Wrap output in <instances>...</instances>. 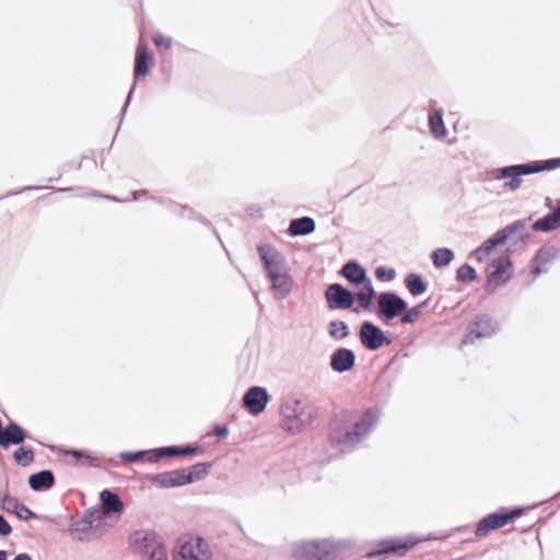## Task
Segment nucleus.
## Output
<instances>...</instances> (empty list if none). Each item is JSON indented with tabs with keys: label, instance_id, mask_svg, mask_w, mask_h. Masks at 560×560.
I'll return each instance as SVG.
<instances>
[{
	"label": "nucleus",
	"instance_id": "9",
	"mask_svg": "<svg viewBox=\"0 0 560 560\" xmlns=\"http://www.w3.org/2000/svg\"><path fill=\"white\" fill-rule=\"evenodd\" d=\"M487 284L498 288L506 283L513 276V265L508 255H502L493 259L486 269Z\"/></svg>",
	"mask_w": 560,
	"mask_h": 560
},
{
	"label": "nucleus",
	"instance_id": "3",
	"mask_svg": "<svg viewBox=\"0 0 560 560\" xmlns=\"http://www.w3.org/2000/svg\"><path fill=\"white\" fill-rule=\"evenodd\" d=\"M258 253L272 282L276 295L285 296L290 292V284L288 277L282 273L278 253L268 245L258 246Z\"/></svg>",
	"mask_w": 560,
	"mask_h": 560
},
{
	"label": "nucleus",
	"instance_id": "23",
	"mask_svg": "<svg viewBox=\"0 0 560 560\" xmlns=\"http://www.w3.org/2000/svg\"><path fill=\"white\" fill-rule=\"evenodd\" d=\"M315 230V222L312 218L303 217L291 221L289 233L295 235H306Z\"/></svg>",
	"mask_w": 560,
	"mask_h": 560
},
{
	"label": "nucleus",
	"instance_id": "25",
	"mask_svg": "<svg viewBox=\"0 0 560 560\" xmlns=\"http://www.w3.org/2000/svg\"><path fill=\"white\" fill-rule=\"evenodd\" d=\"M164 481L171 486H183L194 480V474L187 470H174L164 476Z\"/></svg>",
	"mask_w": 560,
	"mask_h": 560
},
{
	"label": "nucleus",
	"instance_id": "41",
	"mask_svg": "<svg viewBox=\"0 0 560 560\" xmlns=\"http://www.w3.org/2000/svg\"><path fill=\"white\" fill-rule=\"evenodd\" d=\"M535 273H536V275L540 273V269H539V268H536Z\"/></svg>",
	"mask_w": 560,
	"mask_h": 560
},
{
	"label": "nucleus",
	"instance_id": "5",
	"mask_svg": "<svg viewBox=\"0 0 560 560\" xmlns=\"http://www.w3.org/2000/svg\"><path fill=\"white\" fill-rule=\"evenodd\" d=\"M558 166H560V159H551L542 163L535 162L533 164L513 165L499 170L497 178L509 177L510 180L505 182L504 186L510 190H515L521 187L522 175H528L545 170H553Z\"/></svg>",
	"mask_w": 560,
	"mask_h": 560
},
{
	"label": "nucleus",
	"instance_id": "29",
	"mask_svg": "<svg viewBox=\"0 0 560 560\" xmlns=\"http://www.w3.org/2000/svg\"><path fill=\"white\" fill-rule=\"evenodd\" d=\"M14 459L22 466H27L34 460V453L30 448L20 447L14 452Z\"/></svg>",
	"mask_w": 560,
	"mask_h": 560
},
{
	"label": "nucleus",
	"instance_id": "2",
	"mask_svg": "<svg viewBox=\"0 0 560 560\" xmlns=\"http://www.w3.org/2000/svg\"><path fill=\"white\" fill-rule=\"evenodd\" d=\"M341 275L351 283L362 284L361 289L355 293L358 307L353 311L355 313L360 308L369 311L375 296V290L371 280L366 277L365 270L359 264L350 261L342 267Z\"/></svg>",
	"mask_w": 560,
	"mask_h": 560
},
{
	"label": "nucleus",
	"instance_id": "39",
	"mask_svg": "<svg viewBox=\"0 0 560 560\" xmlns=\"http://www.w3.org/2000/svg\"><path fill=\"white\" fill-rule=\"evenodd\" d=\"M13 560H32L31 557L26 553L18 555Z\"/></svg>",
	"mask_w": 560,
	"mask_h": 560
},
{
	"label": "nucleus",
	"instance_id": "16",
	"mask_svg": "<svg viewBox=\"0 0 560 560\" xmlns=\"http://www.w3.org/2000/svg\"><path fill=\"white\" fill-rule=\"evenodd\" d=\"M268 399L266 389L255 386L244 395L243 402L252 415H259L265 410Z\"/></svg>",
	"mask_w": 560,
	"mask_h": 560
},
{
	"label": "nucleus",
	"instance_id": "27",
	"mask_svg": "<svg viewBox=\"0 0 560 560\" xmlns=\"http://www.w3.org/2000/svg\"><path fill=\"white\" fill-rule=\"evenodd\" d=\"M200 452L199 447H192V446H186V447H164L160 451L162 455L167 456H188V455H195Z\"/></svg>",
	"mask_w": 560,
	"mask_h": 560
},
{
	"label": "nucleus",
	"instance_id": "38",
	"mask_svg": "<svg viewBox=\"0 0 560 560\" xmlns=\"http://www.w3.org/2000/svg\"><path fill=\"white\" fill-rule=\"evenodd\" d=\"M141 456H142V454H140V453L139 454L129 453V454H125L124 455V457L127 458L130 462L137 460Z\"/></svg>",
	"mask_w": 560,
	"mask_h": 560
},
{
	"label": "nucleus",
	"instance_id": "10",
	"mask_svg": "<svg viewBox=\"0 0 560 560\" xmlns=\"http://www.w3.org/2000/svg\"><path fill=\"white\" fill-rule=\"evenodd\" d=\"M377 303V315L384 323H388L399 316L407 308L406 302L400 296L390 292L381 293Z\"/></svg>",
	"mask_w": 560,
	"mask_h": 560
},
{
	"label": "nucleus",
	"instance_id": "22",
	"mask_svg": "<svg viewBox=\"0 0 560 560\" xmlns=\"http://www.w3.org/2000/svg\"><path fill=\"white\" fill-rule=\"evenodd\" d=\"M560 228V207L557 208L552 213L538 219L533 224L534 231L549 232Z\"/></svg>",
	"mask_w": 560,
	"mask_h": 560
},
{
	"label": "nucleus",
	"instance_id": "20",
	"mask_svg": "<svg viewBox=\"0 0 560 560\" xmlns=\"http://www.w3.org/2000/svg\"><path fill=\"white\" fill-rule=\"evenodd\" d=\"M101 501H102V511L105 514L120 513L124 510V503L118 498V495L108 490H104L101 493Z\"/></svg>",
	"mask_w": 560,
	"mask_h": 560
},
{
	"label": "nucleus",
	"instance_id": "31",
	"mask_svg": "<svg viewBox=\"0 0 560 560\" xmlns=\"http://www.w3.org/2000/svg\"><path fill=\"white\" fill-rule=\"evenodd\" d=\"M421 308H422V305H416L409 310L406 308V311L404 312V314L401 316L400 322L402 324H412V323L417 322L421 315Z\"/></svg>",
	"mask_w": 560,
	"mask_h": 560
},
{
	"label": "nucleus",
	"instance_id": "37",
	"mask_svg": "<svg viewBox=\"0 0 560 560\" xmlns=\"http://www.w3.org/2000/svg\"><path fill=\"white\" fill-rule=\"evenodd\" d=\"M214 433L218 435V436H226L228 433H229V430L226 427H220V425H217L214 427Z\"/></svg>",
	"mask_w": 560,
	"mask_h": 560
},
{
	"label": "nucleus",
	"instance_id": "15",
	"mask_svg": "<svg viewBox=\"0 0 560 560\" xmlns=\"http://www.w3.org/2000/svg\"><path fill=\"white\" fill-rule=\"evenodd\" d=\"M494 332V327L492 322L487 316H478L476 319L469 325L468 332L464 337L462 343L468 345L474 343L479 338L489 337Z\"/></svg>",
	"mask_w": 560,
	"mask_h": 560
},
{
	"label": "nucleus",
	"instance_id": "32",
	"mask_svg": "<svg viewBox=\"0 0 560 560\" xmlns=\"http://www.w3.org/2000/svg\"><path fill=\"white\" fill-rule=\"evenodd\" d=\"M457 279L462 282H471L476 279V271L469 265H463L457 270Z\"/></svg>",
	"mask_w": 560,
	"mask_h": 560
},
{
	"label": "nucleus",
	"instance_id": "13",
	"mask_svg": "<svg viewBox=\"0 0 560 560\" xmlns=\"http://www.w3.org/2000/svg\"><path fill=\"white\" fill-rule=\"evenodd\" d=\"M509 236L508 230H501L498 231L494 235H492L490 238L485 241L475 252L474 256L477 261H488L493 260L497 246L503 245Z\"/></svg>",
	"mask_w": 560,
	"mask_h": 560
},
{
	"label": "nucleus",
	"instance_id": "40",
	"mask_svg": "<svg viewBox=\"0 0 560 560\" xmlns=\"http://www.w3.org/2000/svg\"><path fill=\"white\" fill-rule=\"evenodd\" d=\"M0 560H7V552L3 550H0Z\"/></svg>",
	"mask_w": 560,
	"mask_h": 560
},
{
	"label": "nucleus",
	"instance_id": "19",
	"mask_svg": "<svg viewBox=\"0 0 560 560\" xmlns=\"http://www.w3.org/2000/svg\"><path fill=\"white\" fill-rule=\"evenodd\" d=\"M1 505L3 510L16 514L20 518L28 520L34 516L33 512L15 498L9 495L3 497Z\"/></svg>",
	"mask_w": 560,
	"mask_h": 560
},
{
	"label": "nucleus",
	"instance_id": "12",
	"mask_svg": "<svg viewBox=\"0 0 560 560\" xmlns=\"http://www.w3.org/2000/svg\"><path fill=\"white\" fill-rule=\"evenodd\" d=\"M325 299L330 310H348L357 300L355 293H351L339 283H332L327 287Z\"/></svg>",
	"mask_w": 560,
	"mask_h": 560
},
{
	"label": "nucleus",
	"instance_id": "14",
	"mask_svg": "<svg viewBox=\"0 0 560 560\" xmlns=\"http://www.w3.org/2000/svg\"><path fill=\"white\" fill-rule=\"evenodd\" d=\"M360 341L369 350H376L384 343L388 345L390 342L384 336L383 331L370 322L362 324L360 329Z\"/></svg>",
	"mask_w": 560,
	"mask_h": 560
},
{
	"label": "nucleus",
	"instance_id": "11",
	"mask_svg": "<svg viewBox=\"0 0 560 560\" xmlns=\"http://www.w3.org/2000/svg\"><path fill=\"white\" fill-rule=\"evenodd\" d=\"M332 548L325 541H304L298 544L293 549V557L296 560H327Z\"/></svg>",
	"mask_w": 560,
	"mask_h": 560
},
{
	"label": "nucleus",
	"instance_id": "18",
	"mask_svg": "<svg viewBox=\"0 0 560 560\" xmlns=\"http://www.w3.org/2000/svg\"><path fill=\"white\" fill-rule=\"evenodd\" d=\"M355 361L354 353L347 348L336 350L330 359L331 369L336 372H346L353 368Z\"/></svg>",
	"mask_w": 560,
	"mask_h": 560
},
{
	"label": "nucleus",
	"instance_id": "6",
	"mask_svg": "<svg viewBox=\"0 0 560 560\" xmlns=\"http://www.w3.org/2000/svg\"><path fill=\"white\" fill-rule=\"evenodd\" d=\"M419 542L420 539L413 536L382 539L374 545L371 551L368 552V558L404 557Z\"/></svg>",
	"mask_w": 560,
	"mask_h": 560
},
{
	"label": "nucleus",
	"instance_id": "26",
	"mask_svg": "<svg viewBox=\"0 0 560 560\" xmlns=\"http://www.w3.org/2000/svg\"><path fill=\"white\" fill-rule=\"evenodd\" d=\"M454 255L453 252L448 248H439L432 254V261L435 267H444L448 265Z\"/></svg>",
	"mask_w": 560,
	"mask_h": 560
},
{
	"label": "nucleus",
	"instance_id": "7",
	"mask_svg": "<svg viewBox=\"0 0 560 560\" xmlns=\"http://www.w3.org/2000/svg\"><path fill=\"white\" fill-rule=\"evenodd\" d=\"M525 509H501L481 518L475 529L477 538L486 537L490 532L502 528L524 515Z\"/></svg>",
	"mask_w": 560,
	"mask_h": 560
},
{
	"label": "nucleus",
	"instance_id": "17",
	"mask_svg": "<svg viewBox=\"0 0 560 560\" xmlns=\"http://www.w3.org/2000/svg\"><path fill=\"white\" fill-rule=\"evenodd\" d=\"M153 62L154 59L152 52L149 50L147 44L140 40L135 57V75L137 78L147 77L153 66Z\"/></svg>",
	"mask_w": 560,
	"mask_h": 560
},
{
	"label": "nucleus",
	"instance_id": "4",
	"mask_svg": "<svg viewBox=\"0 0 560 560\" xmlns=\"http://www.w3.org/2000/svg\"><path fill=\"white\" fill-rule=\"evenodd\" d=\"M132 550L150 560H166L164 544L153 532L140 529L130 537Z\"/></svg>",
	"mask_w": 560,
	"mask_h": 560
},
{
	"label": "nucleus",
	"instance_id": "21",
	"mask_svg": "<svg viewBox=\"0 0 560 560\" xmlns=\"http://www.w3.org/2000/svg\"><path fill=\"white\" fill-rule=\"evenodd\" d=\"M54 482L55 477L49 470H43L40 472L33 474L28 478L30 487L35 491L49 489L52 487Z\"/></svg>",
	"mask_w": 560,
	"mask_h": 560
},
{
	"label": "nucleus",
	"instance_id": "28",
	"mask_svg": "<svg viewBox=\"0 0 560 560\" xmlns=\"http://www.w3.org/2000/svg\"><path fill=\"white\" fill-rule=\"evenodd\" d=\"M329 335L337 340L345 339L349 335L348 326L345 322L334 320L329 324Z\"/></svg>",
	"mask_w": 560,
	"mask_h": 560
},
{
	"label": "nucleus",
	"instance_id": "34",
	"mask_svg": "<svg viewBox=\"0 0 560 560\" xmlns=\"http://www.w3.org/2000/svg\"><path fill=\"white\" fill-rule=\"evenodd\" d=\"M375 276L380 280H392L395 277V271L392 269L386 270L385 268L380 267L376 269Z\"/></svg>",
	"mask_w": 560,
	"mask_h": 560
},
{
	"label": "nucleus",
	"instance_id": "30",
	"mask_svg": "<svg viewBox=\"0 0 560 560\" xmlns=\"http://www.w3.org/2000/svg\"><path fill=\"white\" fill-rule=\"evenodd\" d=\"M430 127L435 137H442L445 133L442 116L439 113L430 115Z\"/></svg>",
	"mask_w": 560,
	"mask_h": 560
},
{
	"label": "nucleus",
	"instance_id": "24",
	"mask_svg": "<svg viewBox=\"0 0 560 560\" xmlns=\"http://www.w3.org/2000/svg\"><path fill=\"white\" fill-rule=\"evenodd\" d=\"M405 284L413 296H418L427 291V284L418 273H409L405 279Z\"/></svg>",
	"mask_w": 560,
	"mask_h": 560
},
{
	"label": "nucleus",
	"instance_id": "36",
	"mask_svg": "<svg viewBox=\"0 0 560 560\" xmlns=\"http://www.w3.org/2000/svg\"><path fill=\"white\" fill-rule=\"evenodd\" d=\"M12 528L3 516L0 515V535L8 536Z\"/></svg>",
	"mask_w": 560,
	"mask_h": 560
},
{
	"label": "nucleus",
	"instance_id": "8",
	"mask_svg": "<svg viewBox=\"0 0 560 560\" xmlns=\"http://www.w3.org/2000/svg\"><path fill=\"white\" fill-rule=\"evenodd\" d=\"M208 544L201 538L184 535L178 539L174 560H210Z\"/></svg>",
	"mask_w": 560,
	"mask_h": 560
},
{
	"label": "nucleus",
	"instance_id": "33",
	"mask_svg": "<svg viewBox=\"0 0 560 560\" xmlns=\"http://www.w3.org/2000/svg\"><path fill=\"white\" fill-rule=\"evenodd\" d=\"M153 43L158 48L167 50L172 46V39L165 35L162 34H155L153 37Z\"/></svg>",
	"mask_w": 560,
	"mask_h": 560
},
{
	"label": "nucleus",
	"instance_id": "35",
	"mask_svg": "<svg viewBox=\"0 0 560 560\" xmlns=\"http://www.w3.org/2000/svg\"><path fill=\"white\" fill-rule=\"evenodd\" d=\"M68 455H71L77 463H90L91 462V456L89 455H85L83 454L82 452H79V451H69L67 452Z\"/></svg>",
	"mask_w": 560,
	"mask_h": 560
},
{
	"label": "nucleus",
	"instance_id": "1",
	"mask_svg": "<svg viewBox=\"0 0 560 560\" xmlns=\"http://www.w3.org/2000/svg\"><path fill=\"white\" fill-rule=\"evenodd\" d=\"M376 412L368 409L364 412L342 411L329 422L328 441L331 445L346 448L360 441L376 421Z\"/></svg>",
	"mask_w": 560,
	"mask_h": 560
}]
</instances>
